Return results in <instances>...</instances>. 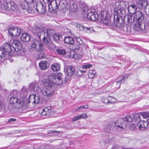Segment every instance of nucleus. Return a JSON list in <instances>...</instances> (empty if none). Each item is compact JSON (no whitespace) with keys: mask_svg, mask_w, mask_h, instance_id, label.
<instances>
[{"mask_svg":"<svg viewBox=\"0 0 149 149\" xmlns=\"http://www.w3.org/2000/svg\"><path fill=\"white\" fill-rule=\"evenodd\" d=\"M28 93V89L25 86L23 87L19 93L16 90L12 91L10 93V104H13L14 106L18 108L22 107L25 108L27 107L30 100L27 98Z\"/></svg>","mask_w":149,"mask_h":149,"instance_id":"1","label":"nucleus"},{"mask_svg":"<svg viewBox=\"0 0 149 149\" xmlns=\"http://www.w3.org/2000/svg\"><path fill=\"white\" fill-rule=\"evenodd\" d=\"M32 31L40 39H43L44 43L48 46L52 43L50 36L54 33V31L50 29H47L45 32V28L41 25H34Z\"/></svg>","mask_w":149,"mask_h":149,"instance_id":"2","label":"nucleus"},{"mask_svg":"<svg viewBox=\"0 0 149 149\" xmlns=\"http://www.w3.org/2000/svg\"><path fill=\"white\" fill-rule=\"evenodd\" d=\"M127 2L126 1H116L115 4V14L114 15V22L118 23L120 17L125 13Z\"/></svg>","mask_w":149,"mask_h":149,"instance_id":"3","label":"nucleus"},{"mask_svg":"<svg viewBox=\"0 0 149 149\" xmlns=\"http://www.w3.org/2000/svg\"><path fill=\"white\" fill-rule=\"evenodd\" d=\"M136 23L134 26V28L137 31H142L145 28V25L143 23L145 16L141 12L136 11L134 15Z\"/></svg>","mask_w":149,"mask_h":149,"instance_id":"4","label":"nucleus"},{"mask_svg":"<svg viewBox=\"0 0 149 149\" xmlns=\"http://www.w3.org/2000/svg\"><path fill=\"white\" fill-rule=\"evenodd\" d=\"M133 115L135 121L137 123L136 126L139 130H144L148 128V125L147 122L144 120H141L139 113L133 114Z\"/></svg>","mask_w":149,"mask_h":149,"instance_id":"5","label":"nucleus"},{"mask_svg":"<svg viewBox=\"0 0 149 149\" xmlns=\"http://www.w3.org/2000/svg\"><path fill=\"white\" fill-rule=\"evenodd\" d=\"M101 17L102 19H103L102 22L103 24L108 26H113V24L111 22L109 14L108 13L107 11H104L101 12ZM118 23H114L113 22V25L116 26L117 24Z\"/></svg>","mask_w":149,"mask_h":149,"instance_id":"6","label":"nucleus"},{"mask_svg":"<svg viewBox=\"0 0 149 149\" xmlns=\"http://www.w3.org/2000/svg\"><path fill=\"white\" fill-rule=\"evenodd\" d=\"M13 51L17 52L19 55H23L24 52L22 50V45L20 41L18 40L14 41L12 44Z\"/></svg>","mask_w":149,"mask_h":149,"instance_id":"7","label":"nucleus"},{"mask_svg":"<svg viewBox=\"0 0 149 149\" xmlns=\"http://www.w3.org/2000/svg\"><path fill=\"white\" fill-rule=\"evenodd\" d=\"M16 5L13 2H11L10 0H5L2 5V8L8 11H14L16 9Z\"/></svg>","mask_w":149,"mask_h":149,"instance_id":"8","label":"nucleus"},{"mask_svg":"<svg viewBox=\"0 0 149 149\" xmlns=\"http://www.w3.org/2000/svg\"><path fill=\"white\" fill-rule=\"evenodd\" d=\"M47 87H45L40 89V92L44 96L50 97L54 94V91L52 88V85L50 84Z\"/></svg>","mask_w":149,"mask_h":149,"instance_id":"9","label":"nucleus"},{"mask_svg":"<svg viewBox=\"0 0 149 149\" xmlns=\"http://www.w3.org/2000/svg\"><path fill=\"white\" fill-rule=\"evenodd\" d=\"M127 125V123L123 119H120L115 122V128L118 131L125 129Z\"/></svg>","mask_w":149,"mask_h":149,"instance_id":"10","label":"nucleus"},{"mask_svg":"<svg viewBox=\"0 0 149 149\" xmlns=\"http://www.w3.org/2000/svg\"><path fill=\"white\" fill-rule=\"evenodd\" d=\"M36 4L35 3H33V5L34 9H35L38 12H40L41 13H45L46 11V6L45 4L40 2L38 4L37 3V0H36Z\"/></svg>","mask_w":149,"mask_h":149,"instance_id":"11","label":"nucleus"},{"mask_svg":"<svg viewBox=\"0 0 149 149\" xmlns=\"http://www.w3.org/2000/svg\"><path fill=\"white\" fill-rule=\"evenodd\" d=\"M8 31L10 35L15 37L19 36L21 32V29L16 27H13L9 28Z\"/></svg>","mask_w":149,"mask_h":149,"instance_id":"12","label":"nucleus"},{"mask_svg":"<svg viewBox=\"0 0 149 149\" xmlns=\"http://www.w3.org/2000/svg\"><path fill=\"white\" fill-rule=\"evenodd\" d=\"M49 11L51 12H55L58 9V5L56 0H52L48 5Z\"/></svg>","mask_w":149,"mask_h":149,"instance_id":"13","label":"nucleus"},{"mask_svg":"<svg viewBox=\"0 0 149 149\" xmlns=\"http://www.w3.org/2000/svg\"><path fill=\"white\" fill-rule=\"evenodd\" d=\"M29 88L30 90L37 93H39L40 91L38 84L35 82L31 83L29 85Z\"/></svg>","mask_w":149,"mask_h":149,"instance_id":"14","label":"nucleus"},{"mask_svg":"<svg viewBox=\"0 0 149 149\" xmlns=\"http://www.w3.org/2000/svg\"><path fill=\"white\" fill-rule=\"evenodd\" d=\"M53 109L50 107H46L42 109L41 113V116H49L53 113Z\"/></svg>","mask_w":149,"mask_h":149,"instance_id":"15","label":"nucleus"},{"mask_svg":"<svg viewBox=\"0 0 149 149\" xmlns=\"http://www.w3.org/2000/svg\"><path fill=\"white\" fill-rule=\"evenodd\" d=\"M6 51L8 53L13 52V49L11 44L8 43H5L3 44L1 47Z\"/></svg>","mask_w":149,"mask_h":149,"instance_id":"16","label":"nucleus"},{"mask_svg":"<svg viewBox=\"0 0 149 149\" xmlns=\"http://www.w3.org/2000/svg\"><path fill=\"white\" fill-rule=\"evenodd\" d=\"M87 17L88 19L91 20L95 21L98 19V16L96 13L91 12L88 14Z\"/></svg>","mask_w":149,"mask_h":149,"instance_id":"17","label":"nucleus"},{"mask_svg":"<svg viewBox=\"0 0 149 149\" xmlns=\"http://www.w3.org/2000/svg\"><path fill=\"white\" fill-rule=\"evenodd\" d=\"M135 19V15L133 16L130 15H127L124 18V20L127 24L129 23H133Z\"/></svg>","mask_w":149,"mask_h":149,"instance_id":"18","label":"nucleus"},{"mask_svg":"<svg viewBox=\"0 0 149 149\" xmlns=\"http://www.w3.org/2000/svg\"><path fill=\"white\" fill-rule=\"evenodd\" d=\"M56 79V84H60L63 83V74L60 72L55 74Z\"/></svg>","mask_w":149,"mask_h":149,"instance_id":"19","label":"nucleus"},{"mask_svg":"<svg viewBox=\"0 0 149 149\" xmlns=\"http://www.w3.org/2000/svg\"><path fill=\"white\" fill-rule=\"evenodd\" d=\"M29 100H30L32 101L34 103L38 104L39 103L40 101V98L38 96H36V95L33 94L32 95H29L28 96Z\"/></svg>","mask_w":149,"mask_h":149,"instance_id":"20","label":"nucleus"},{"mask_svg":"<svg viewBox=\"0 0 149 149\" xmlns=\"http://www.w3.org/2000/svg\"><path fill=\"white\" fill-rule=\"evenodd\" d=\"M74 68L72 65H68L66 68V72L67 75L71 76L74 74Z\"/></svg>","mask_w":149,"mask_h":149,"instance_id":"21","label":"nucleus"},{"mask_svg":"<svg viewBox=\"0 0 149 149\" xmlns=\"http://www.w3.org/2000/svg\"><path fill=\"white\" fill-rule=\"evenodd\" d=\"M9 53L1 47L0 48V57L4 60L8 57Z\"/></svg>","mask_w":149,"mask_h":149,"instance_id":"22","label":"nucleus"},{"mask_svg":"<svg viewBox=\"0 0 149 149\" xmlns=\"http://www.w3.org/2000/svg\"><path fill=\"white\" fill-rule=\"evenodd\" d=\"M31 36L27 33H23L21 36L22 40L24 42H28L30 40Z\"/></svg>","mask_w":149,"mask_h":149,"instance_id":"23","label":"nucleus"},{"mask_svg":"<svg viewBox=\"0 0 149 149\" xmlns=\"http://www.w3.org/2000/svg\"><path fill=\"white\" fill-rule=\"evenodd\" d=\"M64 42L67 44L72 45L74 43L73 38L70 36L66 37L64 39Z\"/></svg>","mask_w":149,"mask_h":149,"instance_id":"24","label":"nucleus"},{"mask_svg":"<svg viewBox=\"0 0 149 149\" xmlns=\"http://www.w3.org/2000/svg\"><path fill=\"white\" fill-rule=\"evenodd\" d=\"M48 79L51 83L56 84L55 73H52L48 77Z\"/></svg>","mask_w":149,"mask_h":149,"instance_id":"25","label":"nucleus"},{"mask_svg":"<svg viewBox=\"0 0 149 149\" xmlns=\"http://www.w3.org/2000/svg\"><path fill=\"white\" fill-rule=\"evenodd\" d=\"M129 12L131 13L134 14L136 13L137 10L136 6L134 5H131L128 8Z\"/></svg>","mask_w":149,"mask_h":149,"instance_id":"26","label":"nucleus"},{"mask_svg":"<svg viewBox=\"0 0 149 149\" xmlns=\"http://www.w3.org/2000/svg\"><path fill=\"white\" fill-rule=\"evenodd\" d=\"M38 43L37 41L32 42L29 48V51L32 52L34 50L36 51Z\"/></svg>","mask_w":149,"mask_h":149,"instance_id":"27","label":"nucleus"},{"mask_svg":"<svg viewBox=\"0 0 149 149\" xmlns=\"http://www.w3.org/2000/svg\"><path fill=\"white\" fill-rule=\"evenodd\" d=\"M47 62L46 61H42L39 64V66L40 69L43 70L47 69Z\"/></svg>","mask_w":149,"mask_h":149,"instance_id":"28","label":"nucleus"},{"mask_svg":"<svg viewBox=\"0 0 149 149\" xmlns=\"http://www.w3.org/2000/svg\"><path fill=\"white\" fill-rule=\"evenodd\" d=\"M60 65L58 63H55L51 66L52 70L54 71H57L60 70Z\"/></svg>","mask_w":149,"mask_h":149,"instance_id":"29","label":"nucleus"},{"mask_svg":"<svg viewBox=\"0 0 149 149\" xmlns=\"http://www.w3.org/2000/svg\"><path fill=\"white\" fill-rule=\"evenodd\" d=\"M91 66L92 65L90 64L82 65L79 68V71L81 72V73L83 72L85 73L86 72L85 70H82L83 69L88 68H91Z\"/></svg>","mask_w":149,"mask_h":149,"instance_id":"30","label":"nucleus"},{"mask_svg":"<svg viewBox=\"0 0 149 149\" xmlns=\"http://www.w3.org/2000/svg\"><path fill=\"white\" fill-rule=\"evenodd\" d=\"M53 37L54 40L57 42L61 39L62 36L59 34L55 33L53 35Z\"/></svg>","mask_w":149,"mask_h":149,"instance_id":"31","label":"nucleus"},{"mask_svg":"<svg viewBox=\"0 0 149 149\" xmlns=\"http://www.w3.org/2000/svg\"><path fill=\"white\" fill-rule=\"evenodd\" d=\"M38 47L37 48L36 51L38 52L42 51L44 49V47L42 43L38 42Z\"/></svg>","mask_w":149,"mask_h":149,"instance_id":"32","label":"nucleus"},{"mask_svg":"<svg viewBox=\"0 0 149 149\" xmlns=\"http://www.w3.org/2000/svg\"><path fill=\"white\" fill-rule=\"evenodd\" d=\"M79 26V29L81 30H91L93 29V27H84L83 25L80 24H77V27Z\"/></svg>","mask_w":149,"mask_h":149,"instance_id":"33","label":"nucleus"},{"mask_svg":"<svg viewBox=\"0 0 149 149\" xmlns=\"http://www.w3.org/2000/svg\"><path fill=\"white\" fill-rule=\"evenodd\" d=\"M95 72L94 70H90L88 73V77L90 78H92L94 76Z\"/></svg>","mask_w":149,"mask_h":149,"instance_id":"34","label":"nucleus"},{"mask_svg":"<svg viewBox=\"0 0 149 149\" xmlns=\"http://www.w3.org/2000/svg\"><path fill=\"white\" fill-rule=\"evenodd\" d=\"M124 121L128 122H131L133 120V118L130 115H128L124 117L123 118Z\"/></svg>","mask_w":149,"mask_h":149,"instance_id":"35","label":"nucleus"},{"mask_svg":"<svg viewBox=\"0 0 149 149\" xmlns=\"http://www.w3.org/2000/svg\"><path fill=\"white\" fill-rule=\"evenodd\" d=\"M77 41V45L76 47V49H78L80 47V44H81L82 43V41L81 39L79 37L76 38Z\"/></svg>","mask_w":149,"mask_h":149,"instance_id":"36","label":"nucleus"},{"mask_svg":"<svg viewBox=\"0 0 149 149\" xmlns=\"http://www.w3.org/2000/svg\"><path fill=\"white\" fill-rule=\"evenodd\" d=\"M57 53L60 55H64L66 54L65 49H59L57 50Z\"/></svg>","mask_w":149,"mask_h":149,"instance_id":"37","label":"nucleus"},{"mask_svg":"<svg viewBox=\"0 0 149 149\" xmlns=\"http://www.w3.org/2000/svg\"><path fill=\"white\" fill-rule=\"evenodd\" d=\"M139 113L144 118H147L149 117V113L147 112H140Z\"/></svg>","mask_w":149,"mask_h":149,"instance_id":"38","label":"nucleus"},{"mask_svg":"<svg viewBox=\"0 0 149 149\" xmlns=\"http://www.w3.org/2000/svg\"><path fill=\"white\" fill-rule=\"evenodd\" d=\"M129 76V75L127 74H126L125 75L123 76L122 79H121V81L122 83H124L127 80Z\"/></svg>","mask_w":149,"mask_h":149,"instance_id":"39","label":"nucleus"},{"mask_svg":"<svg viewBox=\"0 0 149 149\" xmlns=\"http://www.w3.org/2000/svg\"><path fill=\"white\" fill-rule=\"evenodd\" d=\"M109 102L110 103H112L116 102V99L114 97H112L110 96H108Z\"/></svg>","mask_w":149,"mask_h":149,"instance_id":"40","label":"nucleus"},{"mask_svg":"<svg viewBox=\"0 0 149 149\" xmlns=\"http://www.w3.org/2000/svg\"><path fill=\"white\" fill-rule=\"evenodd\" d=\"M113 127H115V122H111L107 125L108 128L109 130L111 129Z\"/></svg>","mask_w":149,"mask_h":149,"instance_id":"41","label":"nucleus"},{"mask_svg":"<svg viewBox=\"0 0 149 149\" xmlns=\"http://www.w3.org/2000/svg\"><path fill=\"white\" fill-rule=\"evenodd\" d=\"M78 116L79 119L86 118H87V115L86 113H83L81 115Z\"/></svg>","mask_w":149,"mask_h":149,"instance_id":"42","label":"nucleus"},{"mask_svg":"<svg viewBox=\"0 0 149 149\" xmlns=\"http://www.w3.org/2000/svg\"><path fill=\"white\" fill-rule=\"evenodd\" d=\"M130 128L131 130H134L136 129L135 124L132 123L130 125Z\"/></svg>","mask_w":149,"mask_h":149,"instance_id":"43","label":"nucleus"},{"mask_svg":"<svg viewBox=\"0 0 149 149\" xmlns=\"http://www.w3.org/2000/svg\"><path fill=\"white\" fill-rule=\"evenodd\" d=\"M120 80L121 79H119L118 81H117L116 82V85L117 86V87H116L117 89L119 88L120 87V84L121 83H122Z\"/></svg>","mask_w":149,"mask_h":149,"instance_id":"44","label":"nucleus"},{"mask_svg":"<svg viewBox=\"0 0 149 149\" xmlns=\"http://www.w3.org/2000/svg\"><path fill=\"white\" fill-rule=\"evenodd\" d=\"M88 104H86L84 106H81L79 107L77 109H87L88 108Z\"/></svg>","mask_w":149,"mask_h":149,"instance_id":"45","label":"nucleus"},{"mask_svg":"<svg viewBox=\"0 0 149 149\" xmlns=\"http://www.w3.org/2000/svg\"><path fill=\"white\" fill-rule=\"evenodd\" d=\"M103 102L104 103H110L109 102V99L108 97L107 98H104L102 99Z\"/></svg>","mask_w":149,"mask_h":149,"instance_id":"46","label":"nucleus"},{"mask_svg":"<svg viewBox=\"0 0 149 149\" xmlns=\"http://www.w3.org/2000/svg\"><path fill=\"white\" fill-rule=\"evenodd\" d=\"M25 1L31 4L32 3H36V0H24Z\"/></svg>","mask_w":149,"mask_h":149,"instance_id":"47","label":"nucleus"},{"mask_svg":"<svg viewBox=\"0 0 149 149\" xmlns=\"http://www.w3.org/2000/svg\"><path fill=\"white\" fill-rule=\"evenodd\" d=\"M82 10L84 12H86L88 10V7L86 6H84V7H81Z\"/></svg>","mask_w":149,"mask_h":149,"instance_id":"48","label":"nucleus"},{"mask_svg":"<svg viewBox=\"0 0 149 149\" xmlns=\"http://www.w3.org/2000/svg\"><path fill=\"white\" fill-rule=\"evenodd\" d=\"M79 119L78 117V115L72 118V121L74 122L79 120Z\"/></svg>","mask_w":149,"mask_h":149,"instance_id":"49","label":"nucleus"},{"mask_svg":"<svg viewBox=\"0 0 149 149\" xmlns=\"http://www.w3.org/2000/svg\"><path fill=\"white\" fill-rule=\"evenodd\" d=\"M20 6H21L22 9L23 10H25L26 9V6L25 4L23 3H20L19 4Z\"/></svg>","mask_w":149,"mask_h":149,"instance_id":"50","label":"nucleus"},{"mask_svg":"<svg viewBox=\"0 0 149 149\" xmlns=\"http://www.w3.org/2000/svg\"><path fill=\"white\" fill-rule=\"evenodd\" d=\"M16 119L13 118H11L8 120V122H14L16 121Z\"/></svg>","mask_w":149,"mask_h":149,"instance_id":"51","label":"nucleus"},{"mask_svg":"<svg viewBox=\"0 0 149 149\" xmlns=\"http://www.w3.org/2000/svg\"><path fill=\"white\" fill-rule=\"evenodd\" d=\"M4 106L2 105L1 104V102L0 101V110L2 108H3Z\"/></svg>","mask_w":149,"mask_h":149,"instance_id":"52","label":"nucleus"},{"mask_svg":"<svg viewBox=\"0 0 149 149\" xmlns=\"http://www.w3.org/2000/svg\"><path fill=\"white\" fill-rule=\"evenodd\" d=\"M74 3L72 4V5L71 6L70 8L73 11H74V8H73L72 7L73 6H74Z\"/></svg>","mask_w":149,"mask_h":149,"instance_id":"53","label":"nucleus"},{"mask_svg":"<svg viewBox=\"0 0 149 149\" xmlns=\"http://www.w3.org/2000/svg\"><path fill=\"white\" fill-rule=\"evenodd\" d=\"M55 132H56V133H57L58 132H59V131H50V133L52 134H53Z\"/></svg>","mask_w":149,"mask_h":149,"instance_id":"54","label":"nucleus"},{"mask_svg":"<svg viewBox=\"0 0 149 149\" xmlns=\"http://www.w3.org/2000/svg\"><path fill=\"white\" fill-rule=\"evenodd\" d=\"M46 2L48 3L50 1V0H46ZM44 1L45 2L44 0Z\"/></svg>","mask_w":149,"mask_h":149,"instance_id":"55","label":"nucleus"},{"mask_svg":"<svg viewBox=\"0 0 149 149\" xmlns=\"http://www.w3.org/2000/svg\"><path fill=\"white\" fill-rule=\"evenodd\" d=\"M146 122H147L148 124H149V118L147 120V121Z\"/></svg>","mask_w":149,"mask_h":149,"instance_id":"56","label":"nucleus"},{"mask_svg":"<svg viewBox=\"0 0 149 149\" xmlns=\"http://www.w3.org/2000/svg\"><path fill=\"white\" fill-rule=\"evenodd\" d=\"M75 75H77V76H79V74H75Z\"/></svg>","mask_w":149,"mask_h":149,"instance_id":"57","label":"nucleus"},{"mask_svg":"<svg viewBox=\"0 0 149 149\" xmlns=\"http://www.w3.org/2000/svg\"><path fill=\"white\" fill-rule=\"evenodd\" d=\"M125 28L126 29V27H124V29Z\"/></svg>","mask_w":149,"mask_h":149,"instance_id":"58","label":"nucleus"},{"mask_svg":"<svg viewBox=\"0 0 149 149\" xmlns=\"http://www.w3.org/2000/svg\"><path fill=\"white\" fill-rule=\"evenodd\" d=\"M41 58H43V57H42Z\"/></svg>","mask_w":149,"mask_h":149,"instance_id":"59","label":"nucleus"}]
</instances>
